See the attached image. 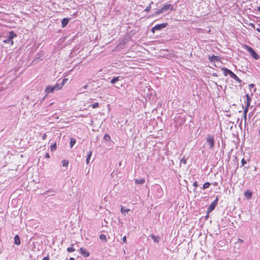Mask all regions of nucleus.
Masks as SVG:
<instances>
[{
  "label": "nucleus",
  "mask_w": 260,
  "mask_h": 260,
  "mask_svg": "<svg viewBox=\"0 0 260 260\" xmlns=\"http://www.w3.org/2000/svg\"><path fill=\"white\" fill-rule=\"evenodd\" d=\"M62 87H63L62 85H61V84H59L58 83H56L53 86V89H54V90H58L61 89Z\"/></svg>",
  "instance_id": "12"
},
{
  "label": "nucleus",
  "mask_w": 260,
  "mask_h": 260,
  "mask_svg": "<svg viewBox=\"0 0 260 260\" xmlns=\"http://www.w3.org/2000/svg\"><path fill=\"white\" fill-rule=\"evenodd\" d=\"M193 186L194 187H198V184L197 181H195V182H193Z\"/></svg>",
  "instance_id": "34"
},
{
  "label": "nucleus",
  "mask_w": 260,
  "mask_h": 260,
  "mask_svg": "<svg viewBox=\"0 0 260 260\" xmlns=\"http://www.w3.org/2000/svg\"><path fill=\"white\" fill-rule=\"evenodd\" d=\"M11 34H13L14 33L13 31L11 32L10 36V40H11L13 38V37L14 36V35L12 36Z\"/></svg>",
  "instance_id": "38"
},
{
  "label": "nucleus",
  "mask_w": 260,
  "mask_h": 260,
  "mask_svg": "<svg viewBox=\"0 0 260 260\" xmlns=\"http://www.w3.org/2000/svg\"><path fill=\"white\" fill-rule=\"evenodd\" d=\"M238 242H239L240 243H243V240L241 239H238Z\"/></svg>",
  "instance_id": "40"
},
{
  "label": "nucleus",
  "mask_w": 260,
  "mask_h": 260,
  "mask_svg": "<svg viewBox=\"0 0 260 260\" xmlns=\"http://www.w3.org/2000/svg\"><path fill=\"white\" fill-rule=\"evenodd\" d=\"M222 70L224 71L225 75H226V73L229 74L230 75L231 72H232L231 70L226 69V68H222Z\"/></svg>",
  "instance_id": "22"
},
{
  "label": "nucleus",
  "mask_w": 260,
  "mask_h": 260,
  "mask_svg": "<svg viewBox=\"0 0 260 260\" xmlns=\"http://www.w3.org/2000/svg\"><path fill=\"white\" fill-rule=\"evenodd\" d=\"M62 164L63 167H67L69 164V161L67 159H63L62 161Z\"/></svg>",
  "instance_id": "24"
},
{
  "label": "nucleus",
  "mask_w": 260,
  "mask_h": 260,
  "mask_svg": "<svg viewBox=\"0 0 260 260\" xmlns=\"http://www.w3.org/2000/svg\"><path fill=\"white\" fill-rule=\"evenodd\" d=\"M100 239L104 241L105 242L107 241V239L106 238V236L105 235L102 234L100 236Z\"/></svg>",
  "instance_id": "18"
},
{
  "label": "nucleus",
  "mask_w": 260,
  "mask_h": 260,
  "mask_svg": "<svg viewBox=\"0 0 260 260\" xmlns=\"http://www.w3.org/2000/svg\"><path fill=\"white\" fill-rule=\"evenodd\" d=\"M243 48L250 54L251 56L256 60L259 58V55L250 46L247 45H243Z\"/></svg>",
  "instance_id": "2"
},
{
  "label": "nucleus",
  "mask_w": 260,
  "mask_h": 260,
  "mask_svg": "<svg viewBox=\"0 0 260 260\" xmlns=\"http://www.w3.org/2000/svg\"><path fill=\"white\" fill-rule=\"evenodd\" d=\"M46 138V134H44L43 136V140H45Z\"/></svg>",
  "instance_id": "39"
},
{
  "label": "nucleus",
  "mask_w": 260,
  "mask_h": 260,
  "mask_svg": "<svg viewBox=\"0 0 260 260\" xmlns=\"http://www.w3.org/2000/svg\"><path fill=\"white\" fill-rule=\"evenodd\" d=\"M256 30H257V31L260 32V29H259V28H257L256 29Z\"/></svg>",
  "instance_id": "47"
},
{
  "label": "nucleus",
  "mask_w": 260,
  "mask_h": 260,
  "mask_svg": "<svg viewBox=\"0 0 260 260\" xmlns=\"http://www.w3.org/2000/svg\"><path fill=\"white\" fill-rule=\"evenodd\" d=\"M257 10L260 11V6L257 8Z\"/></svg>",
  "instance_id": "48"
},
{
  "label": "nucleus",
  "mask_w": 260,
  "mask_h": 260,
  "mask_svg": "<svg viewBox=\"0 0 260 260\" xmlns=\"http://www.w3.org/2000/svg\"><path fill=\"white\" fill-rule=\"evenodd\" d=\"M14 243L16 244V235L14 237Z\"/></svg>",
  "instance_id": "42"
},
{
  "label": "nucleus",
  "mask_w": 260,
  "mask_h": 260,
  "mask_svg": "<svg viewBox=\"0 0 260 260\" xmlns=\"http://www.w3.org/2000/svg\"><path fill=\"white\" fill-rule=\"evenodd\" d=\"M208 216H209V214L207 213V215L206 216V218H207L208 217Z\"/></svg>",
  "instance_id": "49"
},
{
  "label": "nucleus",
  "mask_w": 260,
  "mask_h": 260,
  "mask_svg": "<svg viewBox=\"0 0 260 260\" xmlns=\"http://www.w3.org/2000/svg\"><path fill=\"white\" fill-rule=\"evenodd\" d=\"M252 192L251 191L248 190L244 192V196L247 198V199H250L252 197Z\"/></svg>",
  "instance_id": "10"
},
{
  "label": "nucleus",
  "mask_w": 260,
  "mask_h": 260,
  "mask_svg": "<svg viewBox=\"0 0 260 260\" xmlns=\"http://www.w3.org/2000/svg\"><path fill=\"white\" fill-rule=\"evenodd\" d=\"M99 103H95L90 106V107H91L93 109L99 107Z\"/></svg>",
  "instance_id": "26"
},
{
  "label": "nucleus",
  "mask_w": 260,
  "mask_h": 260,
  "mask_svg": "<svg viewBox=\"0 0 260 260\" xmlns=\"http://www.w3.org/2000/svg\"><path fill=\"white\" fill-rule=\"evenodd\" d=\"M119 78H120L119 76L114 77L113 79H112L111 80V83L113 84H115L117 81L119 80Z\"/></svg>",
  "instance_id": "17"
},
{
  "label": "nucleus",
  "mask_w": 260,
  "mask_h": 260,
  "mask_svg": "<svg viewBox=\"0 0 260 260\" xmlns=\"http://www.w3.org/2000/svg\"><path fill=\"white\" fill-rule=\"evenodd\" d=\"M92 151H90L88 152V155H87V158H86V164L88 165L89 164V160L90 159V157L91 156V155H92Z\"/></svg>",
  "instance_id": "16"
},
{
  "label": "nucleus",
  "mask_w": 260,
  "mask_h": 260,
  "mask_svg": "<svg viewBox=\"0 0 260 260\" xmlns=\"http://www.w3.org/2000/svg\"><path fill=\"white\" fill-rule=\"evenodd\" d=\"M230 77L234 79L235 81L238 82L239 83L241 82V80L239 79V78L233 72H231Z\"/></svg>",
  "instance_id": "9"
},
{
  "label": "nucleus",
  "mask_w": 260,
  "mask_h": 260,
  "mask_svg": "<svg viewBox=\"0 0 260 260\" xmlns=\"http://www.w3.org/2000/svg\"><path fill=\"white\" fill-rule=\"evenodd\" d=\"M69 260H75V258L73 257H70Z\"/></svg>",
  "instance_id": "45"
},
{
  "label": "nucleus",
  "mask_w": 260,
  "mask_h": 260,
  "mask_svg": "<svg viewBox=\"0 0 260 260\" xmlns=\"http://www.w3.org/2000/svg\"><path fill=\"white\" fill-rule=\"evenodd\" d=\"M174 10V6L171 4H166L164 5L161 8L156 11L150 17H154L157 16L161 13L167 12L168 11H173Z\"/></svg>",
  "instance_id": "1"
},
{
  "label": "nucleus",
  "mask_w": 260,
  "mask_h": 260,
  "mask_svg": "<svg viewBox=\"0 0 260 260\" xmlns=\"http://www.w3.org/2000/svg\"><path fill=\"white\" fill-rule=\"evenodd\" d=\"M56 149V144L55 143L54 144L52 145L50 147V150L52 152L55 151Z\"/></svg>",
  "instance_id": "20"
},
{
  "label": "nucleus",
  "mask_w": 260,
  "mask_h": 260,
  "mask_svg": "<svg viewBox=\"0 0 260 260\" xmlns=\"http://www.w3.org/2000/svg\"><path fill=\"white\" fill-rule=\"evenodd\" d=\"M69 21L68 18H64L61 20V25L62 27H64L67 25Z\"/></svg>",
  "instance_id": "11"
},
{
  "label": "nucleus",
  "mask_w": 260,
  "mask_h": 260,
  "mask_svg": "<svg viewBox=\"0 0 260 260\" xmlns=\"http://www.w3.org/2000/svg\"><path fill=\"white\" fill-rule=\"evenodd\" d=\"M250 25H251L253 27H254V24L253 23H250Z\"/></svg>",
  "instance_id": "44"
},
{
  "label": "nucleus",
  "mask_w": 260,
  "mask_h": 260,
  "mask_svg": "<svg viewBox=\"0 0 260 260\" xmlns=\"http://www.w3.org/2000/svg\"><path fill=\"white\" fill-rule=\"evenodd\" d=\"M246 105L245 108H247V109L248 110L249 107L251 103V98L248 94H246Z\"/></svg>",
  "instance_id": "8"
},
{
  "label": "nucleus",
  "mask_w": 260,
  "mask_h": 260,
  "mask_svg": "<svg viewBox=\"0 0 260 260\" xmlns=\"http://www.w3.org/2000/svg\"><path fill=\"white\" fill-rule=\"evenodd\" d=\"M79 252L81 255L84 257H87L90 255V252L85 248L81 247L79 249Z\"/></svg>",
  "instance_id": "6"
},
{
  "label": "nucleus",
  "mask_w": 260,
  "mask_h": 260,
  "mask_svg": "<svg viewBox=\"0 0 260 260\" xmlns=\"http://www.w3.org/2000/svg\"><path fill=\"white\" fill-rule=\"evenodd\" d=\"M150 237L153 239V240L154 242L158 243V242L159 241V239H160L159 237H156L155 235H154L153 234H151L150 235Z\"/></svg>",
  "instance_id": "15"
},
{
  "label": "nucleus",
  "mask_w": 260,
  "mask_h": 260,
  "mask_svg": "<svg viewBox=\"0 0 260 260\" xmlns=\"http://www.w3.org/2000/svg\"><path fill=\"white\" fill-rule=\"evenodd\" d=\"M9 41V40H5L4 41L5 43H8Z\"/></svg>",
  "instance_id": "46"
},
{
  "label": "nucleus",
  "mask_w": 260,
  "mask_h": 260,
  "mask_svg": "<svg viewBox=\"0 0 260 260\" xmlns=\"http://www.w3.org/2000/svg\"><path fill=\"white\" fill-rule=\"evenodd\" d=\"M248 111V110L247 109V108H245L244 110L243 116H244V118L245 120L246 119L247 113Z\"/></svg>",
  "instance_id": "28"
},
{
  "label": "nucleus",
  "mask_w": 260,
  "mask_h": 260,
  "mask_svg": "<svg viewBox=\"0 0 260 260\" xmlns=\"http://www.w3.org/2000/svg\"><path fill=\"white\" fill-rule=\"evenodd\" d=\"M88 86V85H84V86H83L84 89H86V88H87Z\"/></svg>",
  "instance_id": "43"
},
{
  "label": "nucleus",
  "mask_w": 260,
  "mask_h": 260,
  "mask_svg": "<svg viewBox=\"0 0 260 260\" xmlns=\"http://www.w3.org/2000/svg\"><path fill=\"white\" fill-rule=\"evenodd\" d=\"M54 89H53V86L51 85H48L45 90L46 93V96L48 95V94L51 92H53L54 91Z\"/></svg>",
  "instance_id": "7"
},
{
  "label": "nucleus",
  "mask_w": 260,
  "mask_h": 260,
  "mask_svg": "<svg viewBox=\"0 0 260 260\" xmlns=\"http://www.w3.org/2000/svg\"><path fill=\"white\" fill-rule=\"evenodd\" d=\"M104 139L105 141H110L111 140V138L108 134H105L104 136Z\"/></svg>",
  "instance_id": "27"
},
{
  "label": "nucleus",
  "mask_w": 260,
  "mask_h": 260,
  "mask_svg": "<svg viewBox=\"0 0 260 260\" xmlns=\"http://www.w3.org/2000/svg\"><path fill=\"white\" fill-rule=\"evenodd\" d=\"M210 185V183L209 182H205L203 185V188L204 189L208 188Z\"/></svg>",
  "instance_id": "25"
},
{
  "label": "nucleus",
  "mask_w": 260,
  "mask_h": 260,
  "mask_svg": "<svg viewBox=\"0 0 260 260\" xmlns=\"http://www.w3.org/2000/svg\"><path fill=\"white\" fill-rule=\"evenodd\" d=\"M42 260H49V257L48 256L44 257Z\"/></svg>",
  "instance_id": "36"
},
{
  "label": "nucleus",
  "mask_w": 260,
  "mask_h": 260,
  "mask_svg": "<svg viewBox=\"0 0 260 260\" xmlns=\"http://www.w3.org/2000/svg\"><path fill=\"white\" fill-rule=\"evenodd\" d=\"M135 182L136 184H142L145 182V179L144 178H142L141 179H136L135 180Z\"/></svg>",
  "instance_id": "14"
},
{
  "label": "nucleus",
  "mask_w": 260,
  "mask_h": 260,
  "mask_svg": "<svg viewBox=\"0 0 260 260\" xmlns=\"http://www.w3.org/2000/svg\"><path fill=\"white\" fill-rule=\"evenodd\" d=\"M241 163H242V166H244L245 164H246V161L245 160L244 158H243L241 160Z\"/></svg>",
  "instance_id": "32"
},
{
  "label": "nucleus",
  "mask_w": 260,
  "mask_h": 260,
  "mask_svg": "<svg viewBox=\"0 0 260 260\" xmlns=\"http://www.w3.org/2000/svg\"><path fill=\"white\" fill-rule=\"evenodd\" d=\"M129 210H130V209H124V207H123L122 206H121V212L122 213H124L125 212L127 213L129 211Z\"/></svg>",
  "instance_id": "23"
},
{
  "label": "nucleus",
  "mask_w": 260,
  "mask_h": 260,
  "mask_svg": "<svg viewBox=\"0 0 260 260\" xmlns=\"http://www.w3.org/2000/svg\"><path fill=\"white\" fill-rule=\"evenodd\" d=\"M207 143L210 145V148H213L214 146V140L213 136L208 135L207 137Z\"/></svg>",
  "instance_id": "5"
},
{
  "label": "nucleus",
  "mask_w": 260,
  "mask_h": 260,
  "mask_svg": "<svg viewBox=\"0 0 260 260\" xmlns=\"http://www.w3.org/2000/svg\"><path fill=\"white\" fill-rule=\"evenodd\" d=\"M75 143H76V140H75V139L71 138V141H70L71 147H72L75 145Z\"/></svg>",
  "instance_id": "21"
},
{
  "label": "nucleus",
  "mask_w": 260,
  "mask_h": 260,
  "mask_svg": "<svg viewBox=\"0 0 260 260\" xmlns=\"http://www.w3.org/2000/svg\"><path fill=\"white\" fill-rule=\"evenodd\" d=\"M153 4V2H151L149 5H148L147 7H146V8L145 9V11L147 12H148L150 11V9H151V5Z\"/></svg>",
  "instance_id": "29"
},
{
  "label": "nucleus",
  "mask_w": 260,
  "mask_h": 260,
  "mask_svg": "<svg viewBox=\"0 0 260 260\" xmlns=\"http://www.w3.org/2000/svg\"><path fill=\"white\" fill-rule=\"evenodd\" d=\"M20 244V240L18 236L17 235V245Z\"/></svg>",
  "instance_id": "35"
},
{
  "label": "nucleus",
  "mask_w": 260,
  "mask_h": 260,
  "mask_svg": "<svg viewBox=\"0 0 260 260\" xmlns=\"http://www.w3.org/2000/svg\"><path fill=\"white\" fill-rule=\"evenodd\" d=\"M168 25V23H163L161 24H159L155 25L151 29V31L152 33H154L155 30H159L165 27H166Z\"/></svg>",
  "instance_id": "3"
},
{
  "label": "nucleus",
  "mask_w": 260,
  "mask_h": 260,
  "mask_svg": "<svg viewBox=\"0 0 260 260\" xmlns=\"http://www.w3.org/2000/svg\"><path fill=\"white\" fill-rule=\"evenodd\" d=\"M181 162L183 163L184 164H186V159H185L184 156L181 159Z\"/></svg>",
  "instance_id": "31"
},
{
  "label": "nucleus",
  "mask_w": 260,
  "mask_h": 260,
  "mask_svg": "<svg viewBox=\"0 0 260 260\" xmlns=\"http://www.w3.org/2000/svg\"><path fill=\"white\" fill-rule=\"evenodd\" d=\"M68 81V78H64L62 80V82L61 83V85H62V87L64 86V85Z\"/></svg>",
  "instance_id": "30"
},
{
  "label": "nucleus",
  "mask_w": 260,
  "mask_h": 260,
  "mask_svg": "<svg viewBox=\"0 0 260 260\" xmlns=\"http://www.w3.org/2000/svg\"><path fill=\"white\" fill-rule=\"evenodd\" d=\"M45 156L47 158H50V155H49V153H48L45 154Z\"/></svg>",
  "instance_id": "37"
},
{
  "label": "nucleus",
  "mask_w": 260,
  "mask_h": 260,
  "mask_svg": "<svg viewBox=\"0 0 260 260\" xmlns=\"http://www.w3.org/2000/svg\"><path fill=\"white\" fill-rule=\"evenodd\" d=\"M219 59L220 57L218 56H215L214 55H213L212 56L209 57V60L211 61H218L219 60Z\"/></svg>",
  "instance_id": "13"
},
{
  "label": "nucleus",
  "mask_w": 260,
  "mask_h": 260,
  "mask_svg": "<svg viewBox=\"0 0 260 260\" xmlns=\"http://www.w3.org/2000/svg\"><path fill=\"white\" fill-rule=\"evenodd\" d=\"M218 201V197H216L215 200L210 204V205L208 207L207 211V213L209 214L211 212H212L215 208L216 205H217V203Z\"/></svg>",
  "instance_id": "4"
},
{
  "label": "nucleus",
  "mask_w": 260,
  "mask_h": 260,
  "mask_svg": "<svg viewBox=\"0 0 260 260\" xmlns=\"http://www.w3.org/2000/svg\"><path fill=\"white\" fill-rule=\"evenodd\" d=\"M74 244H72L71 247L67 248V251L69 252H72L75 251V249L73 247Z\"/></svg>",
  "instance_id": "19"
},
{
  "label": "nucleus",
  "mask_w": 260,
  "mask_h": 260,
  "mask_svg": "<svg viewBox=\"0 0 260 260\" xmlns=\"http://www.w3.org/2000/svg\"><path fill=\"white\" fill-rule=\"evenodd\" d=\"M249 86L250 87H253L254 86V85L252 83L249 85Z\"/></svg>",
  "instance_id": "41"
},
{
  "label": "nucleus",
  "mask_w": 260,
  "mask_h": 260,
  "mask_svg": "<svg viewBox=\"0 0 260 260\" xmlns=\"http://www.w3.org/2000/svg\"><path fill=\"white\" fill-rule=\"evenodd\" d=\"M122 241L124 242V243H126L127 242V241H126V237L125 236H124L123 238H122Z\"/></svg>",
  "instance_id": "33"
}]
</instances>
